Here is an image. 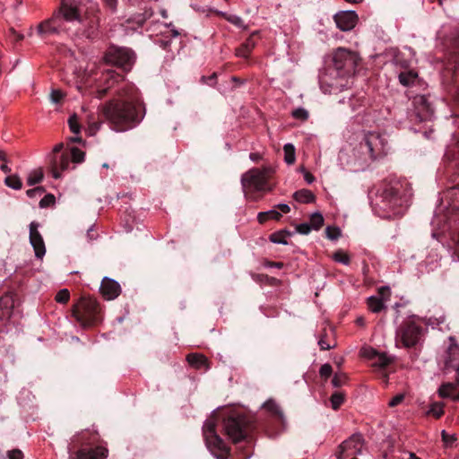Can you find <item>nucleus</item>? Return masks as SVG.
<instances>
[{
  "mask_svg": "<svg viewBox=\"0 0 459 459\" xmlns=\"http://www.w3.org/2000/svg\"><path fill=\"white\" fill-rule=\"evenodd\" d=\"M281 218V213L275 211L270 210L267 212H261L257 214V221L259 223L263 224L266 222L268 220H275L278 221Z\"/></svg>",
  "mask_w": 459,
  "mask_h": 459,
  "instance_id": "32",
  "label": "nucleus"
},
{
  "mask_svg": "<svg viewBox=\"0 0 459 459\" xmlns=\"http://www.w3.org/2000/svg\"><path fill=\"white\" fill-rule=\"evenodd\" d=\"M428 415H432L435 418H440L444 414L443 404L440 403H433L429 410L427 411Z\"/></svg>",
  "mask_w": 459,
  "mask_h": 459,
  "instance_id": "37",
  "label": "nucleus"
},
{
  "mask_svg": "<svg viewBox=\"0 0 459 459\" xmlns=\"http://www.w3.org/2000/svg\"><path fill=\"white\" fill-rule=\"evenodd\" d=\"M70 141L74 142V143H81L82 138L80 136H78V134H76L75 136L71 137Z\"/></svg>",
  "mask_w": 459,
  "mask_h": 459,
  "instance_id": "63",
  "label": "nucleus"
},
{
  "mask_svg": "<svg viewBox=\"0 0 459 459\" xmlns=\"http://www.w3.org/2000/svg\"><path fill=\"white\" fill-rule=\"evenodd\" d=\"M284 160L287 164H293L295 162V148L291 143H286L283 147Z\"/></svg>",
  "mask_w": 459,
  "mask_h": 459,
  "instance_id": "35",
  "label": "nucleus"
},
{
  "mask_svg": "<svg viewBox=\"0 0 459 459\" xmlns=\"http://www.w3.org/2000/svg\"><path fill=\"white\" fill-rule=\"evenodd\" d=\"M363 447V437L360 434H353L343 441L338 447L337 459H347L350 456L355 457L361 455Z\"/></svg>",
  "mask_w": 459,
  "mask_h": 459,
  "instance_id": "12",
  "label": "nucleus"
},
{
  "mask_svg": "<svg viewBox=\"0 0 459 459\" xmlns=\"http://www.w3.org/2000/svg\"><path fill=\"white\" fill-rule=\"evenodd\" d=\"M70 159L74 163H80L84 160V152L76 147H72L70 150Z\"/></svg>",
  "mask_w": 459,
  "mask_h": 459,
  "instance_id": "39",
  "label": "nucleus"
},
{
  "mask_svg": "<svg viewBox=\"0 0 459 459\" xmlns=\"http://www.w3.org/2000/svg\"><path fill=\"white\" fill-rule=\"evenodd\" d=\"M39 223L32 221L30 224V242L33 247L35 255L41 259L46 254V247L41 234L38 230Z\"/></svg>",
  "mask_w": 459,
  "mask_h": 459,
  "instance_id": "19",
  "label": "nucleus"
},
{
  "mask_svg": "<svg viewBox=\"0 0 459 459\" xmlns=\"http://www.w3.org/2000/svg\"><path fill=\"white\" fill-rule=\"evenodd\" d=\"M106 5L111 9L112 11H115L117 8V0H103Z\"/></svg>",
  "mask_w": 459,
  "mask_h": 459,
  "instance_id": "56",
  "label": "nucleus"
},
{
  "mask_svg": "<svg viewBox=\"0 0 459 459\" xmlns=\"http://www.w3.org/2000/svg\"><path fill=\"white\" fill-rule=\"evenodd\" d=\"M277 207L280 209V211L283 213H288L290 211V208L286 204H280L277 205Z\"/></svg>",
  "mask_w": 459,
  "mask_h": 459,
  "instance_id": "59",
  "label": "nucleus"
},
{
  "mask_svg": "<svg viewBox=\"0 0 459 459\" xmlns=\"http://www.w3.org/2000/svg\"><path fill=\"white\" fill-rule=\"evenodd\" d=\"M249 420L243 414H233L223 421V428L227 436L233 443L242 441L247 436Z\"/></svg>",
  "mask_w": 459,
  "mask_h": 459,
  "instance_id": "9",
  "label": "nucleus"
},
{
  "mask_svg": "<svg viewBox=\"0 0 459 459\" xmlns=\"http://www.w3.org/2000/svg\"><path fill=\"white\" fill-rule=\"evenodd\" d=\"M378 199L377 206L385 212L383 216L394 218L403 214L404 200L400 195V186L398 183L385 185L380 191Z\"/></svg>",
  "mask_w": 459,
  "mask_h": 459,
  "instance_id": "6",
  "label": "nucleus"
},
{
  "mask_svg": "<svg viewBox=\"0 0 459 459\" xmlns=\"http://www.w3.org/2000/svg\"><path fill=\"white\" fill-rule=\"evenodd\" d=\"M417 77L418 74L411 70L403 72L398 75L399 82L405 87L413 85Z\"/></svg>",
  "mask_w": 459,
  "mask_h": 459,
  "instance_id": "30",
  "label": "nucleus"
},
{
  "mask_svg": "<svg viewBox=\"0 0 459 459\" xmlns=\"http://www.w3.org/2000/svg\"><path fill=\"white\" fill-rule=\"evenodd\" d=\"M255 33L250 35L245 42H243L238 48L235 50V55L238 57L248 58L252 51L256 46V41L255 39Z\"/></svg>",
  "mask_w": 459,
  "mask_h": 459,
  "instance_id": "22",
  "label": "nucleus"
},
{
  "mask_svg": "<svg viewBox=\"0 0 459 459\" xmlns=\"http://www.w3.org/2000/svg\"><path fill=\"white\" fill-rule=\"evenodd\" d=\"M344 381V376L343 375H337L335 374L333 378L332 379V384L333 386H339L341 385Z\"/></svg>",
  "mask_w": 459,
  "mask_h": 459,
  "instance_id": "54",
  "label": "nucleus"
},
{
  "mask_svg": "<svg viewBox=\"0 0 459 459\" xmlns=\"http://www.w3.org/2000/svg\"><path fill=\"white\" fill-rule=\"evenodd\" d=\"M422 336V328L414 322L404 324L397 331L396 340L406 348L417 345Z\"/></svg>",
  "mask_w": 459,
  "mask_h": 459,
  "instance_id": "11",
  "label": "nucleus"
},
{
  "mask_svg": "<svg viewBox=\"0 0 459 459\" xmlns=\"http://www.w3.org/2000/svg\"><path fill=\"white\" fill-rule=\"evenodd\" d=\"M332 366L328 363L322 365L319 369V374L323 378H328L332 375Z\"/></svg>",
  "mask_w": 459,
  "mask_h": 459,
  "instance_id": "47",
  "label": "nucleus"
},
{
  "mask_svg": "<svg viewBox=\"0 0 459 459\" xmlns=\"http://www.w3.org/2000/svg\"><path fill=\"white\" fill-rule=\"evenodd\" d=\"M391 290L387 286L378 289L377 294L368 298V309L373 313H379L385 309V303L390 299Z\"/></svg>",
  "mask_w": 459,
  "mask_h": 459,
  "instance_id": "16",
  "label": "nucleus"
},
{
  "mask_svg": "<svg viewBox=\"0 0 459 459\" xmlns=\"http://www.w3.org/2000/svg\"><path fill=\"white\" fill-rule=\"evenodd\" d=\"M292 117L299 120H307L308 117V113L306 109L302 108H296L292 111Z\"/></svg>",
  "mask_w": 459,
  "mask_h": 459,
  "instance_id": "44",
  "label": "nucleus"
},
{
  "mask_svg": "<svg viewBox=\"0 0 459 459\" xmlns=\"http://www.w3.org/2000/svg\"><path fill=\"white\" fill-rule=\"evenodd\" d=\"M332 257L334 261L342 263L345 265H348L351 261L349 255L341 249H339L335 253H333Z\"/></svg>",
  "mask_w": 459,
  "mask_h": 459,
  "instance_id": "38",
  "label": "nucleus"
},
{
  "mask_svg": "<svg viewBox=\"0 0 459 459\" xmlns=\"http://www.w3.org/2000/svg\"><path fill=\"white\" fill-rule=\"evenodd\" d=\"M134 59V53L126 48H110L105 55L107 63L121 67L130 65Z\"/></svg>",
  "mask_w": 459,
  "mask_h": 459,
  "instance_id": "13",
  "label": "nucleus"
},
{
  "mask_svg": "<svg viewBox=\"0 0 459 459\" xmlns=\"http://www.w3.org/2000/svg\"><path fill=\"white\" fill-rule=\"evenodd\" d=\"M101 81L104 82V85L98 86L94 91V96L98 99H102L117 83L123 82V77L112 70H107L105 73H102Z\"/></svg>",
  "mask_w": 459,
  "mask_h": 459,
  "instance_id": "17",
  "label": "nucleus"
},
{
  "mask_svg": "<svg viewBox=\"0 0 459 459\" xmlns=\"http://www.w3.org/2000/svg\"><path fill=\"white\" fill-rule=\"evenodd\" d=\"M292 197L299 204H311L315 200L312 191L305 188L296 191Z\"/></svg>",
  "mask_w": 459,
  "mask_h": 459,
  "instance_id": "29",
  "label": "nucleus"
},
{
  "mask_svg": "<svg viewBox=\"0 0 459 459\" xmlns=\"http://www.w3.org/2000/svg\"><path fill=\"white\" fill-rule=\"evenodd\" d=\"M55 196L51 194L46 195L39 202V206L41 208L48 207L55 204Z\"/></svg>",
  "mask_w": 459,
  "mask_h": 459,
  "instance_id": "45",
  "label": "nucleus"
},
{
  "mask_svg": "<svg viewBox=\"0 0 459 459\" xmlns=\"http://www.w3.org/2000/svg\"><path fill=\"white\" fill-rule=\"evenodd\" d=\"M403 399H404V395L403 394H398L394 398H392L390 400V402L388 403V405L390 407L397 406L403 401Z\"/></svg>",
  "mask_w": 459,
  "mask_h": 459,
  "instance_id": "50",
  "label": "nucleus"
},
{
  "mask_svg": "<svg viewBox=\"0 0 459 459\" xmlns=\"http://www.w3.org/2000/svg\"><path fill=\"white\" fill-rule=\"evenodd\" d=\"M275 173L273 165L252 168L241 176V186L246 197L251 201L260 200L264 195L272 192L275 185L272 178Z\"/></svg>",
  "mask_w": 459,
  "mask_h": 459,
  "instance_id": "4",
  "label": "nucleus"
},
{
  "mask_svg": "<svg viewBox=\"0 0 459 459\" xmlns=\"http://www.w3.org/2000/svg\"><path fill=\"white\" fill-rule=\"evenodd\" d=\"M366 356L375 359L373 366L384 368L390 363V359L384 353H378L376 350L370 349L366 351Z\"/></svg>",
  "mask_w": 459,
  "mask_h": 459,
  "instance_id": "27",
  "label": "nucleus"
},
{
  "mask_svg": "<svg viewBox=\"0 0 459 459\" xmlns=\"http://www.w3.org/2000/svg\"><path fill=\"white\" fill-rule=\"evenodd\" d=\"M266 267H275L278 269H281L283 267V263L281 262H266L265 263Z\"/></svg>",
  "mask_w": 459,
  "mask_h": 459,
  "instance_id": "57",
  "label": "nucleus"
},
{
  "mask_svg": "<svg viewBox=\"0 0 459 459\" xmlns=\"http://www.w3.org/2000/svg\"><path fill=\"white\" fill-rule=\"evenodd\" d=\"M0 160L4 161V162H6L7 161V159H6V154L3 151H0Z\"/></svg>",
  "mask_w": 459,
  "mask_h": 459,
  "instance_id": "64",
  "label": "nucleus"
},
{
  "mask_svg": "<svg viewBox=\"0 0 459 459\" xmlns=\"http://www.w3.org/2000/svg\"><path fill=\"white\" fill-rule=\"evenodd\" d=\"M14 301L11 295L6 294L0 298V319L8 320L13 313Z\"/></svg>",
  "mask_w": 459,
  "mask_h": 459,
  "instance_id": "23",
  "label": "nucleus"
},
{
  "mask_svg": "<svg viewBox=\"0 0 459 459\" xmlns=\"http://www.w3.org/2000/svg\"><path fill=\"white\" fill-rule=\"evenodd\" d=\"M43 179V171L41 169H37L32 170L27 178V184L29 186H34L39 182H41Z\"/></svg>",
  "mask_w": 459,
  "mask_h": 459,
  "instance_id": "36",
  "label": "nucleus"
},
{
  "mask_svg": "<svg viewBox=\"0 0 459 459\" xmlns=\"http://www.w3.org/2000/svg\"><path fill=\"white\" fill-rule=\"evenodd\" d=\"M44 193V188L43 187H35V188H32V189H29L26 194L29 197L32 198V197H35L36 195H41L42 194Z\"/></svg>",
  "mask_w": 459,
  "mask_h": 459,
  "instance_id": "51",
  "label": "nucleus"
},
{
  "mask_svg": "<svg viewBox=\"0 0 459 459\" xmlns=\"http://www.w3.org/2000/svg\"><path fill=\"white\" fill-rule=\"evenodd\" d=\"M100 291L105 299L113 300L121 293V287L117 281L108 277H104L101 281Z\"/></svg>",
  "mask_w": 459,
  "mask_h": 459,
  "instance_id": "20",
  "label": "nucleus"
},
{
  "mask_svg": "<svg viewBox=\"0 0 459 459\" xmlns=\"http://www.w3.org/2000/svg\"><path fill=\"white\" fill-rule=\"evenodd\" d=\"M70 160L69 153H62L60 156L55 157L51 164L53 178H59L61 177V172L68 169Z\"/></svg>",
  "mask_w": 459,
  "mask_h": 459,
  "instance_id": "21",
  "label": "nucleus"
},
{
  "mask_svg": "<svg viewBox=\"0 0 459 459\" xmlns=\"http://www.w3.org/2000/svg\"><path fill=\"white\" fill-rule=\"evenodd\" d=\"M263 408L268 413L265 428L271 436L283 431L287 427L285 415L281 407L272 399L263 404Z\"/></svg>",
  "mask_w": 459,
  "mask_h": 459,
  "instance_id": "10",
  "label": "nucleus"
},
{
  "mask_svg": "<svg viewBox=\"0 0 459 459\" xmlns=\"http://www.w3.org/2000/svg\"><path fill=\"white\" fill-rule=\"evenodd\" d=\"M442 438L443 441L447 445H451L456 439L454 435H449L445 430L442 431Z\"/></svg>",
  "mask_w": 459,
  "mask_h": 459,
  "instance_id": "53",
  "label": "nucleus"
},
{
  "mask_svg": "<svg viewBox=\"0 0 459 459\" xmlns=\"http://www.w3.org/2000/svg\"><path fill=\"white\" fill-rule=\"evenodd\" d=\"M66 26H63L61 20L54 13L52 16L37 26V33L42 39H47L53 35H58L66 31Z\"/></svg>",
  "mask_w": 459,
  "mask_h": 459,
  "instance_id": "14",
  "label": "nucleus"
},
{
  "mask_svg": "<svg viewBox=\"0 0 459 459\" xmlns=\"http://www.w3.org/2000/svg\"><path fill=\"white\" fill-rule=\"evenodd\" d=\"M0 169L4 172V173H10L11 172V168L8 167V165L6 164V162H4L1 166H0Z\"/></svg>",
  "mask_w": 459,
  "mask_h": 459,
  "instance_id": "60",
  "label": "nucleus"
},
{
  "mask_svg": "<svg viewBox=\"0 0 459 459\" xmlns=\"http://www.w3.org/2000/svg\"><path fill=\"white\" fill-rule=\"evenodd\" d=\"M63 149V143H58L56 144L54 149H53V152L54 153H58L61 150Z\"/></svg>",
  "mask_w": 459,
  "mask_h": 459,
  "instance_id": "62",
  "label": "nucleus"
},
{
  "mask_svg": "<svg viewBox=\"0 0 459 459\" xmlns=\"http://www.w3.org/2000/svg\"><path fill=\"white\" fill-rule=\"evenodd\" d=\"M336 340L334 338L333 329L329 328L325 331V333L317 340V345L321 350H330L336 347Z\"/></svg>",
  "mask_w": 459,
  "mask_h": 459,
  "instance_id": "26",
  "label": "nucleus"
},
{
  "mask_svg": "<svg viewBox=\"0 0 459 459\" xmlns=\"http://www.w3.org/2000/svg\"><path fill=\"white\" fill-rule=\"evenodd\" d=\"M97 30H98V21L92 22V25H91V28L86 32L87 37L94 38L96 36Z\"/></svg>",
  "mask_w": 459,
  "mask_h": 459,
  "instance_id": "52",
  "label": "nucleus"
},
{
  "mask_svg": "<svg viewBox=\"0 0 459 459\" xmlns=\"http://www.w3.org/2000/svg\"><path fill=\"white\" fill-rule=\"evenodd\" d=\"M69 299H70V292L67 289L60 290L55 297L56 301L58 303H61V304L67 303L69 301Z\"/></svg>",
  "mask_w": 459,
  "mask_h": 459,
  "instance_id": "43",
  "label": "nucleus"
},
{
  "mask_svg": "<svg viewBox=\"0 0 459 459\" xmlns=\"http://www.w3.org/2000/svg\"><path fill=\"white\" fill-rule=\"evenodd\" d=\"M186 361L195 369L208 370L210 368L208 359L201 353H189L186 356Z\"/></svg>",
  "mask_w": 459,
  "mask_h": 459,
  "instance_id": "24",
  "label": "nucleus"
},
{
  "mask_svg": "<svg viewBox=\"0 0 459 459\" xmlns=\"http://www.w3.org/2000/svg\"><path fill=\"white\" fill-rule=\"evenodd\" d=\"M324 217L321 213L317 212V230L323 225Z\"/></svg>",
  "mask_w": 459,
  "mask_h": 459,
  "instance_id": "61",
  "label": "nucleus"
},
{
  "mask_svg": "<svg viewBox=\"0 0 459 459\" xmlns=\"http://www.w3.org/2000/svg\"><path fill=\"white\" fill-rule=\"evenodd\" d=\"M343 400V395L341 393H334L333 394H332L330 399L331 407L333 410H338L340 406L342 404Z\"/></svg>",
  "mask_w": 459,
  "mask_h": 459,
  "instance_id": "42",
  "label": "nucleus"
},
{
  "mask_svg": "<svg viewBox=\"0 0 459 459\" xmlns=\"http://www.w3.org/2000/svg\"><path fill=\"white\" fill-rule=\"evenodd\" d=\"M249 159L254 162H258L260 160H262V155L258 152H251L249 154Z\"/></svg>",
  "mask_w": 459,
  "mask_h": 459,
  "instance_id": "58",
  "label": "nucleus"
},
{
  "mask_svg": "<svg viewBox=\"0 0 459 459\" xmlns=\"http://www.w3.org/2000/svg\"><path fill=\"white\" fill-rule=\"evenodd\" d=\"M446 359V366L459 373V347L457 345H451L448 351Z\"/></svg>",
  "mask_w": 459,
  "mask_h": 459,
  "instance_id": "28",
  "label": "nucleus"
},
{
  "mask_svg": "<svg viewBox=\"0 0 459 459\" xmlns=\"http://www.w3.org/2000/svg\"><path fill=\"white\" fill-rule=\"evenodd\" d=\"M456 384L459 385V373L456 377ZM438 394L442 398H451L459 401V392L456 393V386L454 384H443L438 389Z\"/></svg>",
  "mask_w": 459,
  "mask_h": 459,
  "instance_id": "25",
  "label": "nucleus"
},
{
  "mask_svg": "<svg viewBox=\"0 0 459 459\" xmlns=\"http://www.w3.org/2000/svg\"><path fill=\"white\" fill-rule=\"evenodd\" d=\"M290 237V233L287 230H280L270 235V240L276 244L286 245L287 239Z\"/></svg>",
  "mask_w": 459,
  "mask_h": 459,
  "instance_id": "33",
  "label": "nucleus"
},
{
  "mask_svg": "<svg viewBox=\"0 0 459 459\" xmlns=\"http://www.w3.org/2000/svg\"><path fill=\"white\" fill-rule=\"evenodd\" d=\"M301 171L304 174V179L307 184H311L314 181V176L312 173L307 171L305 169H301Z\"/></svg>",
  "mask_w": 459,
  "mask_h": 459,
  "instance_id": "55",
  "label": "nucleus"
},
{
  "mask_svg": "<svg viewBox=\"0 0 459 459\" xmlns=\"http://www.w3.org/2000/svg\"><path fill=\"white\" fill-rule=\"evenodd\" d=\"M68 125L72 133H74V134H79L81 126L79 124L78 117L75 114L72 115L69 117Z\"/></svg>",
  "mask_w": 459,
  "mask_h": 459,
  "instance_id": "41",
  "label": "nucleus"
},
{
  "mask_svg": "<svg viewBox=\"0 0 459 459\" xmlns=\"http://www.w3.org/2000/svg\"><path fill=\"white\" fill-rule=\"evenodd\" d=\"M227 21L236 25L238 28H245L244 21L237 15H229L226 17Z\"/></svg>",
  "mask_w": 459,
  "mask_h": 459,
  "instance_id": "48",
  "label": "nucleus"
},
{
  "mask_svg": "<svg viewBox=\"0 0 459 459\" xmlns=\"http://www.w3.org/2000/svg\"><path fill=\"white\" fill-rule=\"evenodd\" d=\"M53 13L61 20L63 26H66L67 22L80 20L79 9L70 0H62L59 8Z\"/></svg>",
  "mask_w": 459,
  "mask_h": 459,
  "instance_id": "15",
  "label": "nucleus"
},
{
  "mask_svg": "<svg viewBox=\"0 0 459 459\" xmlns=\"http://www.w3.org/2000/svg\"><path fill=\"white\" fill-rule=\"evenodd\" d=\"M9 459H23V454L20 449H13L8 451Z\"/></svg>",
  "mask_w": 459,
  "mask_h": 459,
  "instance_id": "49",
  "label": "nucleus"
},
{
  "mask_svg": "<svg viewBox=\"0 0 459 459\" xmlns=\"http://www.w3.org/2000/svg\"><path fill=\"white\" fill-rule=\"evenodd\" d=\"M388 152L386 140L377 133H368L355 147L341 150L338 160L342 169L357 172L364 170L370 162Z\"/></svg>",
  "mask_w": 459,
  "mask_h": 459,
  "instance_id": "2",
  "label": "nucleus"
},
{
  "mask_svg": "<svg viewBox=\"0 0 459 459\" xmlns=\"http://www.w3.org/2000/svg\"><path fill=\"white\" fill-rule=\"evenodd\" d=\"M328 58L340 76L353 74L360 61L357 52L344 48H338Z\"/></svg>",
  "mask_w": 459,
  "mask_h": 459,
  "instance_id": "7",
  "label": "nucleus"
},
{
  "mask_svg": "<svg viewBox=\"0 0 459 459\" xmlns=\"http://www.w3.org/2000/svg\"><path fill=\"white\" fill-rule=\"evenodd\" d=\"M312 229H316V212L310 214V223L304 222L296 225V231L302 235L308 234Z\"/></svg>",
  "mask_w": 459,
  "mask_h": 459,
  "instance_id": "31",
  "label": "nucleus"
},
{
  "mask_svg": "<svg viewBox=\"0 0 459 459\" xmlns=\"http://www.w3.org/2000/svg\"><path fill=\"white\" fill-rule=\"evenodd\" d=\"M341 230L335 226H327L325 228V237L330 240H336L341 236Z\"/></svg>",
  "mask_w": 459,
  "mask_h": 459,
  "instance_id": "40",
  "label": "nucleus"
},
{
  "mask_svg": "<svg viewBox=\"0 0 459 459\" xmlns=\"http://www.w3.org/2000/svg\"><path fill=\"white\" fill-rule=\"evenodd\" d=\"M100 441V436L94 429L76 432L67 446L69 459H107L108 450Z\"/></svg>",
  "mask_w": 459,
  "mask_h": 459,
  "instance_id": "3",
  "label": "nucleus"
},
{
  "mask_svg": "<svg viewBox=\"0 0 459 459\" xmlns=\"http://www.w3.org/2000/svg\"><path fill=\"white\" fill-rule=\"evenodd\" d=\"M65 98V94L60 90H52L50 93V100L53 103H60Z\"/></svg>",
  "mask_w": 459,
  "mask_h": 459,
  "instance_id": "46",
  "label": "nucleus"
},
{
  "mask_svg": "<svg viewBox=\"0 0 459 459\" xmlns=\"http://www.w3.org/2000/svg\"><path fill=\"white\" fill-rule=\"evenodd\" d=\"M333 19L341 30L350 31L356 26L359 17L355 11H342L336 13Z\"/></svg>",
  "mask_w": 459,
  "mask_h": 459,
  "instance_id": "18",
  "label": "nucleus"
},
{
  "mask_svg": "<svg viewBox=\"0 0 459 459\" xmlns=\"http://www.w3.org/2000/svg\"><path fill=\"white\" fill-rule=\"evenodd\" d=\"M73 316L82 326H91L101 322L102 308L92 298L82 297L72 308Z\"/></svg>",
  "mask_w": 459,
  "mask_h": 459,
  "instance_id": "5",
  "label": "nucleus"
},
{
  "mask_svg": "<svg viewBox=\"0 0 459 459\" xmlns=\"http://www.w3.org/2000/svg\"><path fill=\"white\" fill-rule=\"evenodd\" d=\"M215 427L216 424L213 420H206L203 427L206 446L217 459H227L230 449L216 433Z\"/></svg>",
  "mask_w": 459,
  "mask_h": 459,
  "instance_id": "8",
  "label": "nucleus"
},
{
  "mask_svg": "<svg viewBox=\"0 0 459 459\" xmlns=\"http://www.w3.org/2000/svg\"><path fill=\"white\" fill-rule=\"evenodd\" d=\"M100 117L117 132L137 126L145 116V107L134 86L123 82L116 96L100 107Z\"/></svg>",
  "mask_w": 459,
  "mask_h": 459,
  "instance_id": "1",
  "label": "nucleus"
},
{
  "mask_svg": "<svg viewBox=\"0 0 459 459\" xmlns=\"http://www.w3.org/2000/svg\"><path fill=\"white\" fill-rule=\"evenodd\" d=\"M4 184L14 190H20L22 187V182L18 175L7 176L4 179Z\"/></svg>",
  "mask_w": 459,
  "mask_h": 459,
  "instance_id": "34",
  "label": "nucleus"
}]
</instances>
